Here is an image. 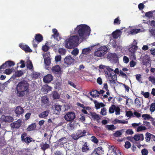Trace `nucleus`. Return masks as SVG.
<instances>
[{
  "instance_id": "37",
  "label": "nucleus",
  "mask_w": 155,
  "mask_h": 155,
  "mask_svg": "<svg viewBox=\"0 0 155 155\" xmlns=\"http://www.w3.org/2000/svg\"><path fill=\"white\" fill-rule=\"evenodd\" d=\"M26 66L27 68L29 70H31L33 69V65L31 61L30 60L27 61Z\"/></svg>"
},
{
  "instance_id": "14",
  "label": "nucleus",
  "mask_w": 155,
  "mask_h": 155,
  "mask_svg": "<svg viewBox=\"0 0 155 155\" xmlns=\"http://www.w3.org/2000/svg\"><path fill=\"white\" fill-rule=\"evenodd\" d=\"M53 78V76L51 74H48L43 78V81L46 83H49L52 80Z\"/></svg>"
},
{
  "instance_id": "54",
  "label": "nucleus",
  "mask_w": 155,
  "mask_h": 155,
  "mask_svg": "<svg viewBox=\"0 0 155 155\" xmlns=\"http://www.w3.org/2000/svg\"><path fill=\"white\" fill-rule=\"evenodd\" d=\"M100 113L102 115L104 116L106 115L107 114L106 108L104 107L101 109Z\"/></svg>"
},
{
  "instance_id": "29",
  "label": "nucleus",
  "mask_w": 155,
  "mask_h": 155,
  "mask_svg": "<svg viewBox=\"0 0 155 155\" xmlns=\"http://www.w3.org/2000/svg\"><path fill=\"white\" fill-rule=\"evenodd\" d=\"M36 127V125L35 123H33L29 125L27 128L28 131H30L35 130Z\"/></svg>"
},
{
  "instance_id": "17",
  "label": "nucleus",
  "mask_w": 155,
  "mask_h": 155,
  "mask_svg": "<svg viewBox=\"0 0 155 155\" xmlns=\"http://www.w3.org/2000/svg\"><path fill=\"white\" fill-rule=\"evenodd\" d=\"M20 47L25 52H31L32 51V50L29 47L26 45L23 44H21L19 45Z\"/></svg>"
},
{
  "instance_id": "34",
  "label": "nucleus",
  "mask_w": 155,
  "mask_h": 155,
  "mask_svg": "<svg viewBox=\"0 0 155 155\" xmlns=\"http://www.w3.org/2000/svg\"><path fill=\"white\" fill-rule=\"evenodd\" d=\"M41 100L42 103L44 104H47L48 103L49 99L46 96H44L42 97Z\"/></svg>"
},
{
  "instance_id": "33",
  "label": "nucleus",
  "mask_w": 155,
  "mask_h": 155,
  "mask_svg": "<svg viewBox=\"0 0 155 155\" xmlns=\"http://www.w3.org/2000/svg\"><path fill=\"white\" fill-rule=\"evenodd\" d=\"M52 95L53 98L54 99H59L60 97L59 94L56 91H53Z\"/></svg>"
},
{
  "instance_id": "9",
  "label": "nucleus",
  "mask_w": 155,
  "mask_h": 155,
  "mask_svg": "<svg viewBox=\"0 0 155 155\" xmlns=\"http://www.w3.org/2000/svg\"><path fill=\"white\" fill-rule=\"evenodd\" d=\"M75 117V114L72 112H68L64 116L65 120L67 121H71L73 120Z\"/></svg>"
},
{
  "instance_id": "43",
  "label": "nucleus",
  "mask_w": 155,
  "mask_h": 155,
  "mask_svg": "<svg viewBox=\"0 0 155 155\" xmlns=\"http://www.w3.org/2000/svg\"><path fill=\"white\" fill-rule=\"evenodd\" d=\"M141 104V103L140 100L138 98H136L135 100V105L137 107H139L140 106Z\"/></svg>"
},
{
  "instance_id": "52",
  "label": "nucleus",
  "mask_w": 155,
  "mask_h": 155,
  "mask_svg": "<svg viewBox=\"0 0 155 155\" xmlns=\"http://www.w3.org/2000/svg\"><path fill=\"white\" fill-rule=\"evenodd\" d=\"M110 43L111 44L112 46L114 48H116L117 47V45H116V41L114 39H111L110 41Z\"/></svg>"
},
{
  "instance_id": "30",
  "label": "nucleus",
  "mask_w": 155,
  "mask_h": 155,
  "mask_svg": "<svg viewBox=\"0 0 155 155\" xmlns=\"http://www.w3.org/2000/svg\"><path fill=\"white\" fill-rule=\"evenodd\" d=\"M154 138H155V136L153 134L148 133H146L145 139L146 141L148 142L151 138L154 139Z\"/></svg>"
},
{
  "instance_id": "24",
  "label": "nucleus",
  "mask_w": 155,
  "mask_h": 155,
  "mask_svg": "<svg viewBox=\"0 0 155 155\" xmlns=\"http://www.w3.org/2000/svg\"><path fill=\"white\" fill-rule=\"evenodd\" d=\"M90 150V148L88 143L87 142H86L84 143V144L82 145L81 150L82 152H86Z\"/></svg>"
},
{
  "instance_id": "63",
  "label": "nucleus",
  "mask_w": 155,
  "mask_h": 155,
  "mask_svg": "<svg viewBox=\"0 0 155 155\" xmlns=\"http://www.w3.org/2000/svg\"><path fill=\"white\" fill-rule=\"evenodd\" d=\"M141 94L145 98H147L149 97V93L148 92H144L143 91H142Z\"/></svg>"
},
{
  "instance_id": "62",
  "label": "nucleus",
  "mask_w": 155,
  "mask_h": 155,
  "mask_svg": "<svg viewBox=\"0 0 155 155\" xmlns=\"http://www.w3.org/2000/svg\"><path fill=\"white\" fill-rule=\"evenodd\" d=\"M126 115L127 117H130L133 115V114L130 111H127L126 112Z\"/></svg>"
},
{
  "instance_id": "48",
  "label": "nucleus",
  "mask_w": 155,
  "mask_h": 155,
  "mask_svg": "<svg viewBox=\"0 0 155 155\" xmlns=\"http://www.w3.org/2000/svg\"><path fill=\"white\" fill-rule=\"evenodd\" d=\"M146 129V128L145 126H141L138 127L137 131V132H139L142 130H145Z\"/></svg>"
},
{
  "instance_id": "6",
  "label": "nucleus",
  "mask_w": 155,
  "mask_h": 155,
  "mask_svg": "<svg viewBox=\"0 0 155 155\" xmlns=\"http://www.w3.org/2000/svg\"><path fill=\"white\" fill-rule=\"evenodd\" d=\"M43 40V36L40 34H38L35 35V39L32 41V43L33 47L36 48L37 47V45L41 42Z\"/></svg>"
},
{
  "instance_id": "16",
  "label": "nucleus",
  "mask_w": 155,
  "mask_h": 155,
  "mask_svg": "<svg viewBox=\"0 0 155 155\" xmlns=\"http://www.w3.org/2000/svg\"><path fill=\"white\" fill-rule=\"evenodd\" d=\"M99 71H102L104 70V72L105 71H105V69H107L108 71H113V69L111 68L110 67L108 66H106L104 65L103 64H101L99 66Z\"/></svg>"
},
{
  "instance_id": "1",
  "label": "nucleus",
  "mask_w": 155,
  "mask_h": 155,
  "mask_svg": "<svg viewBox=\"0 0 155 155\" xmlns=\"http://www.w3.org/2000/svg\"><path fill=\"white\" fill-rule=\"evenodd\" d=\"M29 85L28 82L25 80L18 83L16 87L17 96L22 97L28 94L29 91Z\"/></svg>"
},
{
  "instance_id": "23",
  "label": "nucleus",
  "mask_w": 155,
  "mask_h": 155,
  "mask_svg": "<svg viewBox=\"0 0 155 155\" xmlns=\"http://www.w3.org/2000/svg\"><path fill=\"white\" fill-rule=\"evenodd\" d=\"M144 139V137L142 134H137L134 136V140L135 141H142Z\"/></svg>"
},
{
  "instance_id": "53",
  "label": "nucleus",
  "mask_w": 155,
  "mask_h": 155,
  "mask_svg": "<svg viewBox=\"0 0 155 155\" xmlns=\"http://www.w3.org/2000/svg\"><path fill=\"white\" fill-rule=\"evenodd\" d=\"M136 78L137 81L140 83H142L141 81V75L140 74H136Z\"/></svg>"
},
{
  "instance_id": "44",
  "label": "nucleus",
  "mask_w": 155,
  "mask_h": 155,
  "mask_svg": "<svg viewBox=\"0 0 155 155\" xmlns=\"http://www.w3.org/2000/svg\"><path fill=\"white\" fill-rule=\"evenodd\" d=\"M79 53V50L77 48L74 49L71 52V53L73 55L76 56Z\"/></svg>"
},
{
  "instance_id": "13",
  "label": "nucleus",
  "mask_w": 155,
  "mask_h": 155,
  "mask_svg": "<svg viewBox=\"0 0 155 155\" xmlns=\"http://www.w3.org/2000/svg\"><path fill=\"white\" fill-rule=\"evenodd\" d=\"M24 110L20 106L17 107L15 110V112L16 114V116L19 117L20 115H22L24 112Z\"/></svg>"
},
{
  "instance_id": "4",
  "label": "nucleus",
  "mask_w": 155,
  "mask_h": 155,
  "mask_svg": "<svg viewBox=\"0 0 155 155\" xmlns=\"http://www.w3.org/2000/svg\"><path fill=\"white\" fill-rule=\"evenodd\" d=\"M120 71L118 68H116L114 70L113 69L112 71H105V73L106 76L109 79L113 81H115L117 79V76L116 74H118L120 73Z\"/></svg>"
},
{
  "instance_id": "26",
  "label": "nucleus",
  "mask_w": 155,
  "mask_h": 155,
  "mask_svg": "<svg viewBox=\"0 0 155 155\" xmlns=\"http://www.w3.org/2000/svg\"><path fill=\"white\" fill-rule=\"evenodd\" d=\"M117 58V55L114 53H110L108 54L107 56V58L109 59L110 60H115Z\"/></svg>"
},
{
  "instance_id": "49",
  "label": "nucleus",
  "mask_w": 155,
  "mask_h": 155,
  "mask_svg": "<svg viewBox=\"0 0 155 155\" xmlns=\"http://www.w3.org/2000/svg\"><path fill=\"white\" fill-rule=\"evenodd\" d=\"M122 133L121 131L119 130L117 131L114 134V137H119L122 135Z\"/></svg>"
},
{
  "instance_id": "2",
  "label": "nucleus",
  "mask_w": 155,
  "mask_h": 155,
  "mask_svg": "<svg viewBox=\"0 0 155 155\" xmlns=\"http://www.w3.org/2000/svg\"><path fill=\"white\" fill-rule=\"evenodd\" d=\"M90 31V28L88 26L85 24H81L75 28L74 32V33L77 32L80 38L83 40L89 36Z\"/></svg>"
},
{
  "instance_id": "18",
  "label": "nucleus",
  "mask_w": 155,
  "mask_h": 155,
  "mask_svg": "<svg viewBox=\"0 0 155 155\" xmlns=\"http://www.w3.org/2000/svg\"><path fill=\"white\" fill-rule=\"evenodd\" d=\"M51 71L54 73H57L61 74L62 73L60 67L58 65L53 67L51 69Z\"/></svg>"
},
{
  "instance_id": "22",
  "label": "nucleus",
  "mask_w": 155,
  "mask_h": 155,
  "mask_svg": "<svg viewBox=\"0 0 155 155\" xmlns=\"http://www.w3.org/2000/svg\"><path fill=\"white\" fill-rule=\"evenodd\" d=\"M52 88L51 87L48 86L47 84H45L43 86L42 89L45 94H47L48 91H51Z\"/></svg>"
},
{
  "instance_id": "10",
  "label": "nucleus",
  "mask_w": 155,
  "mask_h": 155,
  "mask_svg": "<svg viewBox=\"0 0 155 155\" xmlns=\"http://www.w3.org/2000/svg\"><path fill=\"white\" fill-rule=\"evenodd\" d=\"M74 59L71 57V56H68L66 57L64 59V62L68 66L73 64L74 61Z\"/></svg>"
},
{
  "instance_id": "38",
  "label": "nucleus",
  "mask_w": 155,
  "mask_h": 155,
  "mask_svg": "<svg viewBox=\"0 0 155 155\" xmlns=\"http://www.w3.org/2000/svg\"><path fill=\"white\" fill-rule=\"evenodd\" d=\"M104 150L102 147H97V155H104Z\"/></svg>"
},
{
  "instance_id": "56",
  "label": "nucleus",
  "mask_w": 155,
  "mask_h": 155,
  "mask_svg": "<svg viewBox=\"0 0 155 155\" xmlns=\"http://www.w3.org/2000/svg\"><path fill=\"white\" fill-rule=\"evenodd\" d=\"M42 50L45 52H47L49 49V48L46 45H44L42 46Z\"/></svg>"
},
{
  "instance_id": "50",
  "label": "nucleus",
  "mask_w": 155,
  "mask_h": 155,
  "mask_svg": "<svg viewBox=\"0 0 155 155\" xmlns=\"http://www.w3.org/2000/svg\"><path fill=\"white\" fill-rule=\"evenodd\" d=\"M135 53H130L129 55V57L131 60H135L136 59V57L135 55Z\"/></svg>"
},
{
  "instance_id": "25",
  "label": "nucleus",
  "mask_w": 155,
  "mask_h": 155,
  "mask_svg": "<svg viewBox=\"0 0 155 155\" xmlns=\"http://www.w3.org/2000/svg\"><path fill=\"white\" fill-rule=\"evenodd\" d=\"M107 155H116L114 146H109V152Z\"/></svg>"
},
{
  "instance_id": "12",
  "label": "nucleus",
  "mask_w": 155,
  "mask_h": 155,
  "mask_svg": "<svg viewBox=\"0 0 155 155\" xmlns=\"http://www.w3.org/2000/svg\"><path fill=\"white\" fill-rule=\"evenodd\" d=\"M50 55V54L49 52H47L43 54L44 58V63L47 66H49L51 63V59L49 57Z\"/></svg>"
},
{
  "instance_id": "42",
  "label": "nucleus",
  "mask_w": 155,
  "mask_h": 155,
  "mask_svg": "<svg viewBox=\"0 0 155 155\" xmlns=\"http://www.w3.org/2000/svg\"><path fill=\"white\" fill-rule=\"evenodd\" d=\"M116 106L114 105H112L110 107L109 109V112L110 114H112L114 112Z\"/></svg>"
},
{
  "instance_id": "58",
  "label": "nucleus",
  "mask_w": 155,
  "mask_h": 155,
  "mask_svg": "<svg viewBox=\"0 0 155 155\" xmlns=\"http://www.w3.org/2000/svg\"><path fill=\"white\" fill-rule=\"evenodd\" d=\"M114 23L115 25H119L120 24V20L119 19V17H118L114 19Z\"/></svg>"
},
{
  "instance_id": "39",
  "label": "nucleus",
  "mask_w": 155,
  "mask_h": 155,
  "mask_svg": "<svg viewBox=\"0 0 155 155\" xmlns=\"http://www.w3.org/2000/svg\"><path fill=\"white\" fill-rule=\"evenodd\" d=\"M105 127L109 130H112L116 129V127L113 125H107Z\"/></svg>"
},
{
  "instance_id": "8",
  "label": "nucleus",
  "mask_w": 155,
  "mask_h": 155,
  "mask_svg": "<svg viewBox=\"0 0 155 155\" xmlns=\"http://www.w3.org/2000/svg\"><path fill=\"white\" fill-rule=\"evenodd\" d=\"M99 45L97 44V56L101 57L106 54L107 49L105 46L99 47Z\"/></svg>"
},
{
  "instance_id": "3",
  "label": "nucleus",
  "mask_w": 155,
  "mask_h": 155,
  "mask_svg": "<svg viewBox=\"0 0 155 155\" xmlns=\"http://www.w3.org/2000/svg\"><path fill=\"white\" fill-rule=\"evenodd\" d=\"M79 38L78 35H74L65 41V47L68 48H71L78 43Z\"/></svg>"
},
{
  "instance_id": "57",
  "label": "nucleus",
  "mask_w": 155,
  "mask_h": 155,
  "mask_svg": "<svg viewBox=\"0 0 155 155\" xmlns=\"http://www.w3.org/2000/svg\"><path fill=\"white\" fill-rule=\"evenodd\" d=\"M142 116L145 120H149L150 118V115L147 114H143Z\"/></svg>"
},
{
  "instance_id": "31",
  "label": "nucleus",
  "mask_w": 155,
  "mask_h": 155,
  "mask_svg": "<svg viewBox=\"0 0 155 155\" xmlns=\"http://www.w3.org/2000/svg\"><path fill=\"white\" fill-rule=\"evenodd\" d=\"M23 74V71H18L15 72L14 75L12 77L13 78H15L16 77H19L21 76Z\"/></svg>"
},
{
  "instance_id": "36",
  "label": "nucleus",
  "mask_w": 155,
  "mask_h": 155,
  "mask_svg": "<svg viewBox=\"0 0 155 155\" xmlns=\"http://www.w3.org/2000/svg\"><path fill=\"white\" fill-rule=\"evenodd\" d=\"M6 64L7 65V67L10 68L12 66H13L15 64V63L11 61H5Z\"/></svg>"
},
{
  "instance_id": "5",
  "label": "nucleus",
  "mask_w": 155,
  "mask_h": 155,
  "mask_svg": "<svg viewBox=\"0 0 155 155\" xmlns=\"http://www.w3.org/2000/svg\"><path fill=\"white\" fill-rule=\"evenodd\" d=\"M87 131L85 130H77L75 134H73L71 135L72 139L74 140H77L80 138L86 135Z\"/></svg>"
},
{
  "instance_id": "46",
  "label": "nucleus",
  "mask_w": 155,
  "mask_h": 155,
  "mask_svg": "<svg viewBox=\"0 0 155 155\" xmlns=\"http://www.w3.org/2000/svg\"><path fill=\"white\" fill-rule=\"evenodd\" d=\"M32 78H34L35 79L38 78V77L40 76V74L39 73L36 72H33L32 73Z\"/></svg>"
},
{
  "instance_id": "55",
  "label": "nucleus",
  "mask_w": 155,
  "mask_h": 155,
  "mask_svg": "<svg viewBox=\"0 0 155 155\" xmlns=\"http://www.w3.org/2000/svg\"><path fill=\"white\" fill-rule=\"evenodd\" d=\"M125 98L126 99V104L127 106H129L130 102H131V100L129 98L125 96Z\"/></svg>"
},
{
  "instance_id": "20",
  "label": "nucleus",
  "mask_w": 155,
  "mask_h": 155,
  "mask_svg": "<svg viewBox=\"0 0 155 155\" xmlns=\"http://www.w3.org/2000/svg\"><path fill=\"white\" fill-rule=\"evenodd\" d=\"M21 125L20 120H18L11 124V126L13 128H18Z\"/></svg>"
},
{
  "instance_id": "51",
  "label": "nucleus",
  "mask_w": 155,
  "mask_h": 155,
  "mask_svg": "<svg viewBox=\"0 0 155 155\" xmlns=\"http://www.w3.org/2000/svg\"><path fill=\"white\" fill-rule=\"evenodd\" d=\"M149 80L152 83L155 85V78L153 76H150L148 78Z\"/></svg>"
},
{
  "instance_id": "27",
  "label": "nucleus",
  "mask_w": 155,
  "mask_h": 155,
  "mask_svg": "<svg viewBox=\"0 0 155 155\" xmlns=\"http://www.w3.org/2000/svg\"><path fill=\"white\" fill-rule=\"evenodd\" d=\"M121 34V31L120 30H117L113 32L112 34L113 37L114 38L117 39L120 36Z\"/></svg>"
},
{
  "instance_id": "59",
  "label": "nucleus",
  "mask_w": 155,
  "mask_h": 155,
  "mask_svg": "<svg viewBox=\"0 0 155 155\" xmlns=\"http://www.w3.org/2000/svg\"><path fill=\"white\" fill-rule=\"evenodd\" d=\"M150 110L151 112H153L155 110V104L153 103L151 104L150 107Z\"/></svg>"
},
{
  "instance_id": "64",
  "label": "nucleus",
  "mask_w": 155,
  "mask_h": 155,
  "mask_svg": "<svg viewBox=\"0 0 155 155\" xmlns=\"http://www.w3.org/2000/svg\"><path fill=\"white\" fill-rule=\"evenodd\" d=\"M151 35L155 38V30L154 29H151L149 30Z\"/></svg>"
},
{
  "instance_id": "41",
  "label": "nucleus",
  "mask_w": 155,
  "mask_h": 155,
  "mask_svg": "<svg viewBox=\"0 0 155 155\" xmlns=\"http://www.w3.org/2000/svg\"><path fill=\"white\" fill-rule=\"evenodd\" d=\"M91 96L93 98H95L97 96V90L92 91L89 92Z\"/></svg>"
},
{
  "instance_id": "21",
  "label": "nucleus",
  "mask_w": 155,
  "mask_h": 155,
  "mask_svg": "<svg viewBox=\"0 0 155 155\" xmlns=\"http://www.w3.org/2000/svg\"><path fill=\"white\" fill-rule=\"evenodd\" d=\"M144 29L143 28L141 29H135L131 30L130 31V34L133 35L136 34L139 32H144Z\"/></svg>"
},
{
  "instance_id": "45",
  "label": "nucleus",
  "mask_w": 155,
  "mask_h": 155,
  "mask_svg": "<svg viewBox=\"0 0 155 155\" xmlns=\"http://www.w3.org/2000/svg\"><path fill=\"white\" fill-rule=\"evenodd\" d=\"M153 12L150 11L146 12L145 14V16L148 17V18H151L153 17Z\"/></svg>"
},
{
  "instance_id": "61",
  "label": "nucleus",
  "mask_w": 155,
  "mask_h": 155,
  "mask_svg": "<svg viewBox=\"0 0 155 155\" xmlns=\"http://www.w3.org/2000/svg\"><path fill=\"white\" fill-rule=\"evenodd\" d=\"M68 127L71 130H72L74 129V124L72 122H71L70 123L68 124Z\"/></svg>"
},
{
  "instance_id": "35",
  "label": "nucleus",
  "mask_w": 155,
  "mask_h": 155,
  "mask_svg": "<svg viewBox=\"0 0 155 155\" xmlns=\"http://www.w3.org/2000/svg\"><path fill=\"white\" fill-rule=\"evenodd\" d=\"M52 32L54 33V35L52 36L54 37V38L57 39V38L59 36V33L58 32L57 30L55 28H53L52 29Z\"/></svg>"
},
{
  "instance_id": "28",
  "label": "nucleus",
  "mask_w": 155,
  "mask_h": 155,
  "mask_svg": "<svg viewBox=\"0 0 155 155\" xmlns=\"http://www.w3.org/2000/svg\"><path fill=\"white\" fill-rule=\"evenodd\" d=\"M49 113V111L48 110L44 111L40 114L38 116L41 118H45L48 116Z\"/></svg>"
},
{
  "instance_id": "32",
  "label": "nucleus",
  "mask_w": 155,
  "mask_h": 155,
  "mask_svg": "<svg viewBox=\"0 0 155 155\" xmlns=\"http://www.w3.org/2000/svg\"><path fill=\"white\" fill-rule=\"evenodd\" d=\"M41 149L43 151H45L46 149L50 147V145L46 143H42L40 145Z\"/></svg>"
},
{
  "instance_id": "47",
  "label": "nucleus",
  "mask_w": 155,
  "mask_h": 155,
  "mask_svg": "<svg viewBox=\"0 0 155 155\" xmlns=\"http://www.w3.org/2000/svg\"><path fill=\"white\" fill-rule=\"evenodd\" d=\"M115 114L116 115H119L120 114V108L116 106L115 107Z\"/></svg>"
},
{
  "instance_id": "11",
  "label": "nucleus",
  "mask_w": 155,
  "mask_h": 155,
  "mask_svg": "<svg viewBox=\"0 0 155 155\" xmlns=\"http://www.w3.org/2000/svg\"><path fill=\"white\" fill-rule=\"evenodd\" d=\"M62 106L57 104H55L52 106L54 114H59L61 110Z\"/></svg>"
},
{
  "instance_id": "15",
  "label": "nucleus",
  "mask_w": 155,
  "mask_h": 155,
  "mask_svg": "<svg viewBox=\"0 0 155 155\" xmlns=\"http://www.w3.org/2000/svg\"><path fill=\"white\" fill-rule=\"evenodd\" d=\"M1 118L3 120V121L5 122H11L14 120L13 117L10 116L3 115L2 116Z\"/></svg>"
},
{
  "instance_id": "40",
  "label": "nucleus",
  "mask_w": 155,
  "mask_h": 155,
  "mask_svg": "<svg viewBox=\"0 0 155 155\" xmlns=\"http://www.w3.org/2000/svg\"><path fill=\"white\" fill-rule=\"evenodd\" d=\"M58 52L61 55H64L66 52V50L63 48H60L58 49Z\"/></svg>"
},
{
  "instance_id": "7",
  "label": "nucleus",
  "mask_w": 155,
  "mask_h": 155,
  "mask_svg": "<svg viewBox=\"0 0 155 155\" xmlns=\"http://www.w3.org/2000/svg\"><path fill=\"white\" fill-rule=\"evenodd\" d=\"M27 134L25 132H23L21 135V137L22 142L29 143L32 141H35V140H33L32 138L29 136L27 137Z\"/></svg>"
},
{
  "instance_id": "19",
  "label": "nucleus",
  "mask_w": 155,
  "mask_h": 155,
  "mask_svg": "<svg viewBox=\"0 0 155 155\" xmlns=\"http://www.w3.org/2000/svg\"><path fill=\"white\" fill-rule=\"evenodd\" d=\"M94 47V46H91L83 49L82 51V54H87L90 52L91 50H93V48Z\"/></svg>"
},
{
  "instance_id": "60",
  "label": "nucleus",
  "mask_w": 155,
  "mask_h": 155,
  "mask_svg": "<svg viewBox=\"0 0 155 155\" xmlns=\"http://www.w3.org/2000/svg\"><path fill=\"white\" fill-rule=\"evenodd\" d=\"M61 55H58L55 57V60L56 62L60 61H61Z\"/></svg>"
}]
</instances>
